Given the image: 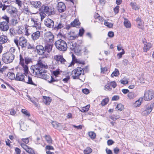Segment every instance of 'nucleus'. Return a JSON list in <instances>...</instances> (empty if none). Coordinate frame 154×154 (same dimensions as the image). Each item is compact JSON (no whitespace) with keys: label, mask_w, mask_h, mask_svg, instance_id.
I'll return each mask as SVG.
<instances>
[{"label":"nucleus","mask_w":154,"mask_h":154,"mask_svg":"<svg viewBox=\"0 0 154 154\" xmlns=\"http://www.w3.org/2000/svg\"><path fill=\"white\" fill-rule=\"evenodd\" d=\"M54 59L56 61L60 62L61 63L65 64L66 66L68 67L72 66L75 63L77 64L79 66L78 67L83 66L85 64L84 61L77 59L73 54H72V60L70 63H68L62 55H56L54 56Z\"/></svg>","instance_id":"nucleus-1"},{"label":"nucleus","mask_w":154,"mask_h":154,"mask_svg":"<svg viewBox=\"0 0 154 154\" xmlns=\"http://www.w3.org/2000/svg\"><path fill=\"white\" fill-rule=\"evenodd\" d=\"M20 64L23 67H29L30 66L32 67V66H34V65H32V62L31 58L24 57V58L21 54L20 55Z\"/></svg>","instance_id":"nucleus-2"},{"label":"nucleus","mask_w":154,"mask_h":154,"mask_svg":"<svg viewBox=\"0 0 154 154\" xmlns=\"http://www.w3.org/2000/svg\"><path fill=\"white\" fill-rule=\"evenodd\" d=\"M0 19L5 20L0 22V29L2 31H5L8 30L9 29L8 23L9 22V18L6 15H5L1 17Z\"/></svg>","instance_id":"nucleus-3"},{"label":"nucleus","mask_w":154,"mask_h":154,"mask_svg":"<svg viewBox=\"0 0 154 154\" xmlns=\"http://www.w3.org/2000/svg\"><path fill=\"white\" fill-rule=\"evenodd\" d=\"M45 68H35V75H38L41 78L44 79L45 80L50 79V76L46 74L47 71L45 69ZM47 69V68H46Z\"/></svg>","instance_id":"nucleus-4"},{"label":"nucleus","mask_w":154,"mask_h":154,"mask_svg":"<svg viewBox=\"0 0 154 154\" xmlns=\"http://www.w3.org/2000/svg\"><path fill=\"white\" fill-rule=\"evenodd\" d=\"M55 45L60 51H65L67 50V46L66 42L61 39H59L55 42Z\"/></svg>","instance_id":"nucleus-5"},{"label":"nucleus","mask_w":154,"mask_h":154,"mask_svg":"<svg viewBox=\"0 0 154 154\" xmlns=\"http://www.w3.org/2000/svg\"><path fill=\"white\" fill-rule=\"evenodd\" d=\"M14 42L17 46H20L22 48H25L27 45V40L23 37H17Z\"/></svg>","instance_id":"nucleus-6"},{"label":"nucleus","mask_w":154,"mask_h":154,"mask_svg":"<svg viewBox=\"0 0 154 154\" xmlns=\"http://www.w3.org/2000/svg\"><path fill=\"white\" fill-rule=\"evenodd\" d=\"M14 56L12 53L7 52L2 55V60L5 63H10L12 62L14 59Z\"/></svg>","instance_id":"nucleus-7"},{"label":"nucleus","mask_w":154,"mask_h":154,"mask_svg":"<svg viewBox=\"0 0 154 154\" xmlns=\"http://www.w3.org/2000/svg\"><path fill=\"white\" fill-rule=\"evenodd\" d=\"M40 11L48 15H53L55 13L54 8L47 5H42L39 9Z\"/></svg>","instance_id":"nucleus-8"},{"label":"nucleus","mask_w":154,"mask_h":154,"mask_svg":"<svg viewBox=\"0 0 154 154\" xmlns=\"http://www.w3.org/2000/svg\"><path fill=\"white\" fill-rule=\"evenodd\" d=\"M60 72H61V71H60L58 68L56 70L53 71L52 74L53 75H51L50 80H48V82L50 84H53V83L54 82H58L59 80L57 79L56 77L58 75L60 74Z\"/></svg>","instance_id":"nucleus-9"},{"label":"nucleus","mask_w":154,"mask_h":154,"mask_svg":"<svg viewBox=\"0 0 154 154\" xmlns=\"http://www.w3.org/2000/svg\"><path fill=\"white\" fill-rule=\"evenodd\" d=\"M154 106V103L151 104H148L144 106V109L142 112L143 116H147L152 111Z\"/></svg>","instance_id":"nucleus-10"},{"label":"nucleus","mask_w":154,"mask_h":154,"mask_svg":"<svg viewBox=\"0 0 154 154\" xmlns=\"http://www.w3.org/2000/svg\"><path fill=\"white\" fill-rule=\"evenodd\" d=\"M154 97V91L153 90L151 89L145 91L144 96V99L145 100H150Z\"/></svg>","instance_id":"nucleus-11"},{"label":"nucleus","mask_w":154,"mask_h":154,"mask_svg":"<svg viewBox=\"0 0 154 154\" xmlns=\"http://www.w3.org/2000/svg\"><path fill=\"white\" fill-rule=\"evenodd\" d=\"M45 38L47 41L52 43L54 41V36L51 32H49L45 34Z\"/></svg>","instance_id":"nucleus-12"},{"label":"nucleus","mask_w":154,"mask_h":154,"mask_svg":"<svg viewBox=\"0 0 154 154\" xmlns=\"http://www.w3.org/2000/svg\"><path fill=\"white\" fill-rule=\"evenodd\" d=\"M44 23L45 26L51 28H54V21L49 18L46 19L44 21Z\"/></svg>","instance_id":"nucleus-13"},{"label":"nucleus","mask_w":154,"mask_h":154,"mask_svg":"<svg viewBox=\"0 0 154 154\" xmlns=\"http://www.w3.org/2000/svg\"><path fill=\"white\" fill-rule=\"evenodd\" d=\"M24 75L22 73L17 72L16 75L15 80L26 82Z\"/></svg>","instance_id":"nucleus-14"},{"label":"nucleus","mask_w":154,"mask_h":154,"mask_svg":"<svg viewBox=\"0 0 154 154\" xmlns=\"http://www.w3.org/2000/svg\"><path fill=\"white\" fill-rule=\"evenodd\" d=\"M57 8L58 11L60 13L63 12L66 9L65 4L61 2H59L58 3Z\"/></svg>","instance_id":"nucleus-15"},{"label":"nucleus","mask_w":154,"mask_h":154,"mask_svg":"<svg viewBox=\"0 0 154 154\" xmlns=\"http://www.w3.org/2000/svg\"><path fill=\"white\" fill-rule=\"evenodd\" d=\"M81 72H79V69L74 70L72 72V77L73 79H79V76L81 75Z\"/></svg>","instance_id":"nucleus-16"},{"label":"nucleus","mask_w":154,"mask_h":154,"mask_svg":"<svg viewBox=\"0 0 154 154\" xmlns=\"http://www.w3.org/2000/svg\"><path fill=\"white\" fill-rule=\"evenodd\" d=\"M36 50L38 54L39 55H43L45 54V47L42 45H38L36 47Z\"/></svg>","instance_id":"nucleus-17"},{"label":"nucleus","mask_w":154,"mask_h":154,"mask_svg":"<svg viewBox=\"0 0 154 154\" xmlns=\"http://www.w3.org/2000/svg\"><path fill=\"white\" fill-rule=\"evenodd\" d=\"M35 66L39 67H48V66L45 62L41 59H39L37 61L36 64L34 65V67Z\"/></svg>","instance_id":"nucleus-18"},{"label":"nucleus","mask_w":154,"mask_h":154,"mask_svg":"<svg viewBox=\"0 0 154 154\" xmlns=\"http://www.w3.org/2000/svg\"><path fill=\"white\" fill-rule=\"evenodd\" d=\"M30 4L32 7L36 9H39L42 5L41 2L39 1L31 2ZM39 10L40 11L39 9Z\"/></svg>","instance_id":"nucleus-19"},{"label":"nucleus","mask_w":154,"mask_h":154,"mask_svg":"<svg viewBox=\"0 0 154 154\" xmlns=\"http://www.w3.org/2000/svg\"><path fill=\"white\" fill-rule=\"evenodd\" d=\"M9 9L8 13L11 16H14L15 14H16L18 12L17 10V8L13 6H9Z\"/></svg>","instance_id":"nucleus-20"},{"label":"nucleus","mask_w":154,"mask_h":154,"mask_svg":"<svg viewBox=\"0 0 154 154\" xmlns=\"http://www.w3.org/2000/svg\"><path fill=\"white\" fill-rule=\"evenodd\" d=\"M40 35V32L39 31H38L34 33H33L31 35V38L33 40L35 41L39 38Z\"/></svg>","instance_id":"nucleus-21"},{"label":"nucleus","mask_w":154,"mask_h":154,"mask_svg":"<svg viewBox=\"0 0 154 154\" xmlns=\"http://www.w3.org/2000/svg\"><path fill=\"white\" fill-rule=\"evenodd\" d=\"M144 46L143 48V51L144 52H146L151 48V44L149 43H148L146 42H143Z\"/></svg>","instance_id":"nucleus-22"},{"label":"nucleus","mask_w":154,"mask_h":154,"mask_svg":"<svg viewBox=\"0 0 154 154\" xmlns=\"http://www.w3.org/2000/svg\"><path fill=\"white\" fill-rule=\"evenodd\" d=\"M64 26V24L61 22L58 23L57 25H55V26H54L53 29L55 30L58 31V30L63 28Z\"/></svg>","instance_id":"nucleus-23"},{"label":"nucleus","mask_w":154,"mask_h":154,"mask_svg":"<svg viewBox=\"0 0 154 154\" xmlns=\"http://www.w3.org/2000/svg\"><path fill=\"white\" fill-rule=\"evenodd\" d=\"M7 37L5 35H1L0 37V44L2 45L6 42L8 41Z\"/></svg>","instance_id":"nucleus-24"},{"label":"nucleus","mask_w":154,"mask_h":154,"mask_svg":"<svg viewBox=\"0 0 154 154\" xmlns=\"http://www.w3.org/2000/svg\"><path fill=\"white\" fill-rule=\"evenodd\" d=\"M32 21L34 23V25L32 26L33 27H36V28H39V22L38 21V20L36 19H34L32 18L31 19Z\"/></svg>","instance_id":"nucleus-25"},{"label":"nucleus","mask_w":154,"mask_h":154,"mask_svg":"<svg viewBox=\"0 0 154 154\" xmlns=\"http://www.w3.org/2000/svg\"><path fill=\"white\" fill-rule=\"evenodd\" d=\"M43 101L46 105H48L50 104L51 101V99L50 97L43 96Z\"/></svg>","instance_id":"nucleus-26"},{"label":"nucleus","mask_w":154,"mask_h":154,"mask_svg":"<svg viewBox=\"0 0 154 154\" xmlns=\"http://www.w3.org/2000/svg\"><path fill=\"white\" fill-rule=\"evenodd\" d=\"M80 24L79 20L75 19L70 23V26L72 27H76L77 26L79 27Z\"/></svg>","instance_id":"nucleus-27"},{"label":"nucleus","mask_w":154,"mask_h":154,"mask_svg":"<svg viewBox=\"0 0 154 154\" xmlns=\"http://www.w3.org/2000/svg\"><path fill=\"white\" fill-rule=\"evenodd\" d=\"M53 45L51 44H47L45 47V52L47 51L48 53H50L52 50Z\"/></svg>","instance_id":"nucleus-28"},{"label":"nucleus","mask_w":154,"mask_h":154,"mask_svg":"<svg viewBox=\"0 0 154 154\" xmlns=\"http://www.w3.org/2000/svg\"><path fill=\"white\" fill-rule=\"evenodd\" d=\"M75 53L78 55L81 54V48L80 46H76L74 50Z\"/></svg>","instance_id":"nucleus-29"},{"label":"nucleus","mask_w":154,"mask_h":154,"mask_svg":"<svg viewBox=\"0 0 154 154\" xmlns=\"http://www.w3.org/2000/svg\"><path fill=\"white\" fill-rule=\"evenodd\" d=\"M46 141L49 144H51L53 143V141L51 137L49 135H45V136Z\"/></svg>","instance_id":"nucleus-30"},{"label":"nucleus","mask_w":154,"mask_h":154,"mask_svg":"<svg viewBox=\"0 0 154 154\" xmlns=\"http://www.w3.org/2000/svg\"><path fill=\"white\" fill-rule=\"evenodd\" d=\"M90 107V105H88L86 106L81 108L80 110L82 112H87Z\"/></svg>","instance_id":"nucleus-31"},{"label":"nucleus","mask_w":154,"mask_h":154,"mask_svg":"<svg viewBox=\"0 0 154 154\" xmlns=\"http://www.w3.org/2000/svg\"><path fill=\"white\" fill-rule=\"evenodd\" d=\"M88 135L92 140L95 139L96 137V134L94 131H90L88 132Z\"/></svg>","instance_id":"nucleus-32"},{"label":"nucleus","mask_w":154,"mask_h":154,"mask_svg":"<svg viewBox=\"0 0 154 154\" xmlns=\"http://www.w3.org/2000/svg\"><path fill=\"white\" fill-rule=\"evenodd\" d=\"M92 151V149L89 147H87L84 150V153L85 154H89Z\"/></svg>","instance_id":"nucleus-33"},{"label":"nucleus","mask_w":154,"mask_h":154,"mask_svg":"<svg viewBox=\"0 0 154 154\" xmlns=\"http://www.w3.org/2000/svg\"><path fill=\"white\" fill-rule=\"evenodd\" d=\"M25 82L29 84L35 86H37V85L34 83L32 81V78L29 76H28V82Z\"/></svg>","instance_id":"nucleus-34"},{"label":"nucleus","mask_w":154,"mask_h":154,"mask_svg":"<svg viewBox=\"0 0 154 154\" xmlns=\"http://www.w3.org/2000/svg\"><path fill=\"white\" fill-rule=\"evenodd\" d=\"M8 76L9 78L11 80L15 79V76L14 72H11L8 73Z\"/></svg>","instance_id":"nucleus-35"},{"label":"nucleus","mask_w":154,"mask_h":154,"mask_svg":"<svg viewBox=\"0 0 154 154\" xmlns=\"http://www.w3.org/2000/svg\"><path fill=\"white\" fill-rule=\"evenodd\" d=\"M109 101V99L108 98H105L103 99L101 103V104L103 106H104L106 105Z\"/></svg>","instance_id":"nucleus-36"},{"label":"nucleus","mask_w":154,"mask_h":154,"mask_svg":"<svg viewBox=\"0 0 154 154\" xmlns=\"http://www.w3.org/2000/svg\"><path fill=\"white\" fill-rule=\"evenodd\" d=\"M119 74V72L118 70L116 68L115 71H113L111 75V76L112 77H113L114 76H117Z\"/></svg>","instance_id":"nucleus-37"},{"label":"nucleus","mask_w":154,"mask_h":154,"mask_svg":"<svg viewBox=\"0 0 154 154\" xmlns=\"http://www.w3.org/2000/svg\"><path fill=\"white\" fill-rule=\"evenodd\" d=\"M116 108L119 111H122L124 109V106L121 103H119L117 104Z\"/></svg>","instance_id":"nucleus-38"},{"label":"nucleus","mask_w":154,"mask_h":154,"mask_svg":"<svg viewBox=\"0 0 154 154\" xmlns=\"http://www.w3.org/2000/svg\"><path fill=\"white\" fill-rule=\"evenodd\" d=\"M136 96L133 92H129L128 94V97L130 99L134 98Z\"/></svg>","instance_id":"nucleus-39"},{"label":"nucleus","mask_w":154,"mask_h":154,"mask_svg":"<svg viewBox=\"0 0 154 154\" xmlns=\"http://www.w3.org/2000/svg\"><path fill=\"white\" fill-rule=\"evenodd\" d=\"M28 149H27L26 151L29 154H35V151L32 148L29 146Z\"/></svg>","instance_id":"nucleus-40"},{"label":"nucleus","mask_w":154,"mask_h":154,"mask_svg":"<svg viewBox=\"0 0 154 154\" xmlns=\"http://www.w3.org/2000/svg\"><path fill=\"white\" fill-rule=\"evenodd\" d=\"M124 25L126 28H130L131 26V24L129 21L127 20H125L124 23Z\"/></svg>","instance_id":"nucleus-41"},{"label":"nucleus","mask_w":154,"mask_h":154,"mask_svg":"<svg viewBox=\"0 0 154 154\" xmlns=\"http://www.w3.org/2000/svg\"><path fill=\"white\" fill-rule=\"evenodd\" d=\"M130 5L132 7V8L135 10H138L139 8L136 6V3L135 2H131Z\"/></svg>","instance_id":"nucleus-42"},{"label":"nucleus","mask_w":154,"mask_h":154,"mask_svg":"<svg viewBox=\"0 0 154 154\" xmlns=\"http://www.w3.org/2000/svg\"><path fill=\"white\" fill-rule=\"evenodd\" d=\"M18 142L21 147L25 150L27 149H28V148L29 146L27 145L26 144L23 143H22L20 142Z\"/></svg>","instance_id":"nucleus-43"},{"label":"nucleus","mask_w":154,"mask_h":154,"mask_svg":"<svg viewBox=\"0 0 154 154\" xmlns=\"http://www.w3.org/2000/svg\"><path fill=\"white\" fill-rule=\"evenodd\" d=\"M22 112L27 117H29L30 116V114L28 111L24 109H22L21 110Z\"/></svg>","instance_id":"nucleus-44"},{"label":"nucleus","mask_w":154,"mask_h":154,"mask_svg":"<svg viewBox=\"0 0 154 154\" xmlns=\"http://www.w3.org/2000/svg\"><path fill=\"white\" fill-rule=\"evenodd\" d=\"M85 31V30L83 28H81L80 29H79V35L80 36H82L83 35Z\"/></svg>","instance_id":"nucleus-45"},{"label":"nucleus","mask_w":154,"mask_h":154,"mask_svg":"<svg viewBox=\"0 0 154 154\" xmlns=\"http://www.w3.org/2000/svg\"><path fill=\"white\" fill-rule=\"evenodd\" d=\"M141 104V102L139 100L136 101L134 104V106L135 107L139 106Z\"/></svg>","instance_id":"nucleus-46"},{"label":"nucleus","mask_w":154,"mask_h":154,"mask_svg":"<svg viewBox=\"0 0 154 154\" xmlns=\"http://www.w3.org/2000/svg\"><path fill=\"white\" fill-rule=\"evenodd\" d=\"M109 84L110 86L114 88H115L117 86L116 83L115 81L111 82Z\"/></svg>","instance_id":"nucleus-47"},{"label":"nucleus","mask_w":154,"mask_h":154,"mask_svg":"<svg viewBox=\"0 0 154 154\" xmlns=\"http://www.w3.org/2000/svg\"><path fill=\"white\" fill-rule=\"evenodd\" d=\"M45 150H54V149L53 147L51 146L50 145H47L45 148Z\"/></svg>","instance_id":"nucleus-48"},{"label":"nucleus","mask_w":154,"mask_h":154,"mask_svg":"<svg viewBox=\"0 0 154 154\" xmlns=\"http://www.w3.org/2000/svg\"><path fill=\"white\" fill-rule=\"evenodd\" d=\"M110 118L114 121L116 120L117 119H118L119 118L118 116H115L114 115H113L110 117Z\"/></svg>","instance_id":"nucleus-49"},{"label":"nucleus","mask_w":154,"mask_h":154,"mask_svg":"<svg viewBox=\"0 0 154 154\" xmlns=\"http://www.w3.org/2000/svg\"><path fill=\"white\" fill-rule=\"evenodd\" d=\"M104 24L110 28L112 27L113 26V25L112 23L108 22H105Z\"/></svg>","instance_id":"nucleus-50"},{"label":"nucleus","mask_w":154,"mask_h":154,"mask_svg":"<svg viewBox=\"0 0 154 154\" xmlns=\"http://www.w3.org/2000/svg\"><path fill=\"white\" fill-rule=\"evenodd\" d=\"M122 51L121 52L117 54V56L119 57V58L122 57V55L125 54V51L123 49H122Z\"/></svg>","instance_id":"nucleus-51"},{"label":"nucleus","mask_w":154,"mask_h":154,"mask_svg":"<svg viewBox=\"0 0 154 154\" xmlns=\"http://www.w3.org/2000/svg\"><path fill=\"white\" fill-rule=\"evenodd\" d=\"M101 73L102 74H106L107 71V68H100Z\"/></svg>","instance_id":"nucleus-52"},{"label":"nucleus","mask_w":154,"mask_h":154,"mask_svg":"<svg viewBox=\"0 0 154 154\" xmlns=\"http://www.w3.org/2000/svg\"><path fill=\"white\" fill-rule=\"evenodd\" d=\"M23 70L24 71V73L23 74L24 75H25L27 76V75L28 74V72H29V68H23Z\"/></svg>","instance_id":"nucleus-53"},{"label":"nucleus","mask_w":154,"mask_h":154,"mask_svg":"<svg viewBox=\"0 0 154 154\" xmlns=\"http://www.w3.org/2000/svg\"><path fill=\"white\" fill-rule=\"evenodd\" d=\"M115 142L112 140H109L107 141V144L108 146H110L114 143Z\"/></svg>","instance_id":"nucleus-54"},{"label":"nucleus","mask_w":154,"mask_h":154,"mask_svg":"<svg viewBox=\"0 0 154 154\" xmlns=\"http://www.w3.org/2000/svg\"><path fill=\"white\" fill-rule=\"evenodd\" d=\"M21 140L25 144H27L29 142V140L28 138H22L21 139Z\"/></svg>","instance_id":"nucleus-55"},{"label":"nucleus","mask_w":154,"mask_h":154,"mask_svg":"<svg viewBox=\"0 0 154 154\" xmlns=\"http://www.w3.org/2000/svg\"><path fill=\"white\" fill-rule=\"evenodd\" d=\"M119 11V6H117L115 8H114V11L115 14H117L118 13Z\"/></svg>","instance_id":"nucleus-56"},{"label":"nucleus","mask_w":154,"mask_h":154,"mask_svg":"<svg viewBox=\"0 0 154 154\" xmlns=\"http://www.w3.org/2000/svg\"><path fill=\"white\" fill-rule=\"evenodd\" d=\"M119 97L118 95H115L113 96L112 99V100L116 101L119 100Z\"/></svg>","instance_id":"nucleus-57"},{"label":"nucleus","mask_w":154,"mask_h":154,"mask_svg":"<svg viewBox=\"0 0 154 154\" xmlns=\"http://www.w3.org/2000/svg\"><path fill=\"white\" fill-rule=\"evenodd\" d=\"M108 36L110 38L113 37L114 36V32L111 31H109L108 33Z\"/></svg>","instance_id":"nucleus-58"},{"label":"nucleus","mask_w":154,"mask_h":154,"mask_svg":"<svg viewBox=\"0 0 154 154\" xmlns=\"http://www.w3.org/2000/svg\"><path fill=\"white\" fill-rule=\"evenodd\" d=\"M82 92L85 94H88L89 93V90L87 88H84L82 90Z\"/></svg>","instance_id":"nucleus-59"},{"label":"nucleus","mask_w":154,"mask_h":154,"mask_svg":"<svg viewBox=\"0 0 154 154\" xmlns=\"http://www.w3.org/2000/svg\"><path fill=\"white\" fill-rule=\"evenodd\" d=\"M52 124L53 127L55 128H57L59 126V124H57V123L56 122H53Z\"/></svg>","instance_id":"nucleus-60"},{"label":"nucleus","mask_w":154,"mask_h":154,"mask_svg":"<svg viewBox=\"0 0 154 154\" xmlns=\"http://www.w3.org/2000/svg\"><path fill=\"white\" fill-rule=\"evenodd\" d=\"M15 151L16 154H20L21 150L18 147H16L15 149Z\"/></svg>","instance_id":"nucleus-61"},{"label":"nucleus","mask_w":154,"mask_h":154,"mask_svg":"<svg viewBox=\"0 0 154 154\" xmlns=\"http://www.w3.org/2000/svg\"><path fill=\"white\" fill-rule=\"evenodd\" d=\"M6 144L7 146H8L10 147H11V145L10 144L11 143V141L9 139H7V140L5 141Z\"/></svg>","instance_id":"nucleus-62"},{"label":"nucleus","mask_w":154,"mask_h":154,"mask_svg":"<svg viewBox=\"0 0 154 154\" xmlns=\"http://www.w3.org/2000/svg\"><path fill=\"white\" fill-rule=\"evenodd\" d=\"M113 151L115 154H118L119 152V149L118 147H116L114 149Z\"/></svg>","instance_id":"nucleus-63"},{"label":"nucleus","mask_w":154,"mask_h":154,"mask_svg":"<svg viewBox=\"0 0 154 154\" xmlns=\"http://www.w3.org/2000/svg\"><path fill=\"white\" fill-rule=\"evenodd\" d=\"M106 151L107 154H113L112 151L107 148L106 149Z\"/></svg>","instance_id":"nucleus-64"}]
</instances>
